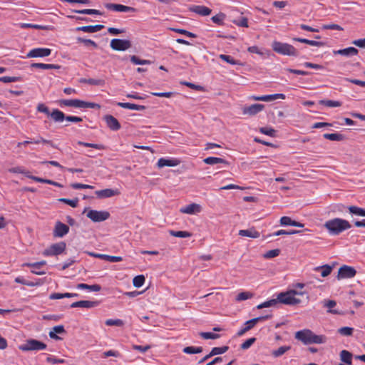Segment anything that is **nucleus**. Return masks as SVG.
<instances>
[{
  "mask_svg": "<svg viewBox=\"0 0 365 365\" xmlns=\"http://www.w3.org/2000/svg\"><path fill=\"white\" fill-rule=\"evenodd\" d=\"M324 227L333 235H338L342 232L351 228L349 221L341 218H334L325 222Z\"/></svg>",
  "mask_w": 365,
  "mask_h": 365,
  "instance_id": "f257e3e1",
  "label": "nucleus"
},
{
  "mask_svg": "<svg viewBox=\"0 0 365 365\" xmlns=\"http://www.w3.org/2000/svg\"><path fill=\"white\" fill-rule=\"evenodd\" d=\"M189 10L202 16H209L212 12V10L210 8L198 5L191 6L189 8Z\"/></svg>",
  "mask_w": 365,
  "mask_h": 365,
  "instance_id": "aec40b11",
  "label": "nucleus"
},
{
  "mask_svg": "<svg viewBox=\"0 0 365 365\" xmlns=\"http://www.w3.org/2000/svg\"><path fill=\"white\" fill-rule=\"evenodd\" d=\"M66 247V243L63 242L53 244L43 251V255L45 256L58 255L64 252Z\"/></svg>",
  "mask_w": 365,
  "mask_h": 365,
  "instance_id": "0eeeda50",
  "label": "nucleus"
},
{
  "mask_svg": "<svg viewBox=\"0 0 365 365\" xmlns=\"http://www.w3.org/2000/svg\"><path fill=\"white\" fill-rule=\"evenodd\" d=\"M324 307L328 308L327 312L329 313L333 314H340L336 309H333V308L336 305V302L334 300H324Z\"/></svg>",
  "mask_w": 365,
  "mask_h": 365,
  "instance_id": "72a5a7b5",
  "label": "nucleus"
},
{
  "mask_svg": "<svg viewBox=\"0 0 365 365\" xmlns=\"http://www.w3.org/2000/svg\"><path fill=\"white\" fill-rule=\"evenodd\" d=\"M269 317V316L256 317V318L252 319L249 321H247L246 324H250L253 328L257 322L263 321L266 319H268Z\"/></svg>",
  "mask_w": 365,
  "mask_h": 365,
  "instance_id": "052dcab7",
  "label": "nucleus"
},
{
  "mask_svg": "<svg viewBox=\"0 0 365 365\" xmlns=\"http://www.w3.org/2000/svg\"><path fill=\"white\" fill-rule=\"evenodd\" d=\"M321 105H324L327 107H339L341 106V103L337 101L332 100H321Z\"/></svg>",
  "mask_w": 365,
  "mask_h": 365,
  "instance_id": "79ce46f5",
  "label": "nucleus"
},
{
  "mask_svg": "<svg viewBox=\"0 0 365 365\" xmlns=\"http://www.w3.org/2000/svg\"><path fill=\"white\" fill-rule=\"evenodd\" d=\"M96 195L98 198L104 199V198H108L111 197L113 196L118 195H120V192L118 190L115 189H104L101 190L96 191Z\"/></svg>",
  "mask_w": 365,
  "mask_h": 365,
  "instance_id": "a211bd4d",
  "label": "nucleus"
},
{
  "mask_svg": "<svg viewBox=\"0 0 365 365\" xmlns=\"http://www.w3.org/2000/svg\"><path fill=\"white\" fill-rule=\"evenodd\" d=\"M59 106H68L77 108H100V105L95 103L86 102L78 99H61L57 101Z\"/></svg>",
  "mask_w": 365,
  "mask_h": 365,
  "instance_id": "7ed1b4c3",
  "label": "nucleus"
},
{
  "mask_svg": "<svg viewBox=\"0 0 365 365\" xmlns=\"http://www.w3.org/2000/svg\"><path fill=\"white\" fill-rule=\"evenodd\" d=\"M256 341V338L252 337L247 339L245 342L241 344L242 349H249Z\"/></svg>",
  "mask_w": 365,
  "mask_h": 365,
  "instance_id": "338daca9",
  "label": "nucleus"
},
{
  "mask_svg": "<svg viewBox=\"0 0 365 365\" xmlns=\"http://www.w3.org/2000/svg\"><path fill=\"white\" fill-rule=\"evenodd\" d=\"M50 115L55 122H61L64 119L66 120L65 114L58 109H53Z\"/></svg>",
  "mask_w": 365,
  "mask_h": 365,
  "instance_id": "7c9ffc66",
  "label": "nucleus"
},
{
  "mask_svg": "<svg viewBox=\"0 0 365 365\" xmlns=\"http://www.w3.org/2000/svg\"><path fill=\"white\" fill-rule=\"evenodd\" d=\"M23 145H26L28 144H30V143H36V144H38L40 143H46V144H49L51 145L52 147L53 148H56V146L53 145V144L52 143V142L51 140H46V139H43V138L41 137H39L38 139L36 140H25L24 142H21Z\"/></svg>",
  "mask_w": 365,
  "mask_h": 365,
  "instance_id": "e433bc0d",
  "label": "nucleus"
},
{
  "mask_svg": "<svg viewBox=\"0 0 365 365\" xmlns=\"http://www.w3.org/2000/svg\"><path fill=\"white\" fill-rule=\"evenodd\" d=\"M76 40H77V42L83 43H84L86 46H93L94 48H97L98 47L97 43L95 41H93V40L86 39V38H81V37L77 38Z\"/></svg>",
  "mask_w": 365,
  "mask_h": 365,
  "instance_id": "bf43d9fd",
  "label": "nucleus"
},
{
  "mask_svg": "<svg viewBox=\"0 0 365 365\" xmlns=\"http://www.w3.org/2000/svg\"><path fill=\"white\" fill-rule=\"evenodd\" d=\"M323 137L325 139H327V140H329L331 141H342L345 139V136L339 133H324V134H323Z\"/></svg>",
  "mask_w": 365,
  "mask_h": 365,
  "instance_id": "c85d7f7f",
  "label": "nucleus"
},
{
  "mask_svg": "<svg viewBox=\"0 0 365 365\" xmlns=\"http://www.w3.org/2000/svg\"><path fill=\"white\" fill-rule=\"evenodd\" d=\"M251 99L254 101H272L277 99H285V95L282 93H277V94H272V95H266V96H252L250 97Z\"/></svg>",
  "mask_w": 365,
  "mask_h": 365,
  "instance_id": "dca6fc26",
  "label": "nucleus"
},
{
  "mask_svg": "<svg viewBox=\"0 0 365 365\" xmlns=\"http://www.w3.org/2000/svg\"><path fill=\"white\" fill-rule=\"evenodd\" d=\"M356 274V269L348 265L341 266L338 271L337 279H348L354 277Z\"/></svg>",
  "mask_w": 365,
  "mask_h": 365,
  "instance_id": "6e6552de",
  "label": "nucleus"
},
{
  "mask_svg": "<svg viewBox=\"0 0 365 365\" xmlns=\"http://www.w3.org/2000/svg\"><path fill=\"white\" fill-rule=\"evenodd\" d=\"M51 50L47 48H36L31 50L26 55L27 58H38L48 56Z\"/></svg>",
  "mask_w": 365,
  "mask_h": 365,
  "instance_id": "f8f14e48",
  "label": "nucleus"
},
{
  "mask_svg": "<svg viewBox=\"0 0 365 365\" xmlns=\"http://www.w3.org/2000/svg\"><path fill=\"white\" fill-rule=\"evenodd\" d=\"M272 47V49L278 53L288 56H297L296 48L290 44L274 41Z\"/></svg>",
  "mask_w": 365,
  "mask_h": 365,
  "instance_id": "39448f33",
  "label": "nucleus"
},
{
  "mask_svg": "<svg viewBox=\"0 0 365 365\" xmlns=\"http://www.w3.org/2000/svg\"><path fill=\"white\" fill-rule=\"evenodd\" d=\"M280 253V250L279 249H274L267 251L264 254V257L266 259H270L275 257H277Z\"/></svg>",
  "mask_w": 365,
  "mask_h": 365,
  "instance_id": "4d7b16f0",
  "label": "nucleus"
},
{
  "mask_svg": "<svg viewBox=\"0 0 365 365\" xmlns=\"http://www.w3.org/2000/svg\"><path fill=\"white\" fill-rule=\"evenodd\" d=\"M229 349V347L227 346H223L221 347H214L211 350V355L215 356L219 354H222L225 353Z\"/></svg>",
  "mask_w": 365,
  "mask_h": 365,
  "instance_id": "09e8293b",
  "label": "nucleus"
},
{
  "mask_svg": "<svg viewBox=\"0 0 365 365\" xmlns=\"http://www.w3.org/2000/svg\"><path fill=\"white\" fill-rule=\"evenodd\" d=\"M179 164L180 160L178 159L160 158L158 161L157 165L158 168H163L165 166L174 167Z\"/></svg>",
  "mask_w": 365,
  "mask_h": 365,
  "instance_id": "4be33fe9",
  "label": "nucleus"
},
{
  "mask_svg": "<svg viewBox=\"0 0 365 365\" xmlns=\"http://www.w3.org/2000/svg\"><path fill=\"white\" fill-rule=\"evenodd\" d=\"M203 162L207 165H215L219 163L227 164V162L220 158L217 157H208L203 160Z\"/></svg>",
  "mask_w": 365,
  "mask_h": 365,
  "instance_id": "473e14b6",
  "label": "nucleus"
},
{
  "mask_svg": "<svg viewBox=\"0 0 365 365\" xmlns=\"http://www.w3.org/2000/svg\"><path fill=\"white\" fill-rule=\"evenodd\" d=\"M334 267V264L333 265H329V264H324L321 266V276L322 277H327L330 274L333 268Z\"/></svg>",
  "mask_w": 365,
  "mask_h": 365,
  "instance_id": "37998d69",
  "label": "nucleus"
},
{
  "mask_svg": "<svg viewBox=\"0 0 365 365\" xmlns=\"http://www.w3.org/2000/svg\"><path fill=\"white\" fill-rule=\"evenodd\" d=\"M61 202H63L67 205H69L72 207H76L78 205V200L77 198L74 200H70L66 198H61L58 200Z\"/></svg>",
  "mask_w": 365,
  "mask_h": 365,
  "instance_id": "0e129e2a",
  "label": "nucleus"
},
{
  "mask_svg": "<svg viewBox=\"0 0 365 365\" xmlns=\"http://www.w3.org/2000/svg\"><path fill=\"white\" fill-rule=\"evenodd\" d=\"M340 359L341 361L346 364V365H351V359H352V354L347 350H342L340 352ZM339 365H345V364H340Z\"/></svg>",
  "mask_w": 365,
  "mask_h": 365,
  "instance_id": "bb28decb",
  "label": "nucleus"
},
{
  "mask_svg": "<svg viewBox=\"0 0 365 365\" xmlns=\"http://www.w3.org/2000/svg\"><path fill=\"white\" fill-rule=\"evenodd\" d=\"M103 28H104V26L98 24V25H95V26H83L77 27L76 29V30L83 31L86 33H96V32L101 31Z\"/></svg>",
  "mask_w": 365,
  "mask_h": 365,
  "instance_id": "b1692460",
  "label": "nucleus"
},
{
  "mask_svg": "<svg viewBox=\"0 0 365 365\" xmlns=\"http://www.w3.org/2000/svg\"><path fill=\"white\" fill-rule=\"evenodd\" d=\"M253 297V294L249 292H242L239 293L236 297V301L240 302L244 301L248 299H250Z\"/></svg>",
  "mask_w": 365,
  "mask_h": 365,
  "instance_id": "de8ad7c7",
  "label": "nucleus"
},
{
  "mask_svg": "<svg viewBox=\"0 0 365 365\" xmlns=\"http://www.w3.org/2000/svg\"><path fill=\"white\" fill-rule=\"evenodd\" d=\"M302 292H299L294 289H290L286 292H281L277 295L278 303L287 305H295L299 304L301 300L296 297V295H302Z\"/></svg>",
  "mask_w": 365,
  "mask_h": 365,
  "instance_id": "f03ea898",
  "label": "nucleus"
},
{
  "mask_svg": "<svg viewBox=\"0 0 365 365\" xmlns=\"http://www.w3.org/2000/svg\"><path fill=\"white\" fill-rule=\"evenodd\" d=\"M201 346H187L183 349V352L188 354H199L202 352Z\"/></svg>",
  "mask_w": 365,
  "mask_h": 365,
  "instance_id": "a19ab883",
  "label": "nucleus"
},
{
  "mask_svg": "<svg viewBox=\"0 0 365 365\" xmlns=\"http://www.w3.org/2000/svg\"><path fill=\"white\" fill-rule=\"evenodd\" d=\"M334 55H342L345 56H356L358 54V50L354 47H348L344 49L336 50L333 51Z\"/></svg>",
  "mask_w": 365,
  "mask_h": 365,
  "instance_id": "5701e85b",
  "label": "nucleus"
},
{
  "mask_svg": "<svg viewBox=\"0 0 365 365\" xmlns=\"http://www.w3.org/2000/svg\"><path fill=\"white\" fill-rule=\"evenodd\" d=\"M104 6L110 11L118 12H135L136 11L133 7L113 3H106Z\"/></svg>",
  "mask_w": 365,
  "mask_h": 365,
  "instance_id": "9b49d317",
  "label": "nucleus"
},
{
  "mask_svg": "<svg viewBox=\"0 0 365 365\" xmlns=\"http://www.w3.org/2000/svg\"><path fill=\"white\" fill-rule=\"evenodd\" d=\"M337 331L341 336H349L353 334L354 329L349 327H344L339 328Z\"/></svg>",
  "mask_w": 365,
  "mask_h": 365,
  "instance_id": "a18cd8bd",
  "label": "nucleus"
},
{
  "mask_svg": "<svg viewBox=\"0 0 365 365\" xmlns=\"http://www.w3.org/2000/svg\"><path fill=\"white\" fill-rule=\"evenodd\" d=\"M105 323L107 326L121 327L124 324L123 322L121 319H107Z\"/></svg>",
  "mask_w": 365,
  "mask_h": 365,
  "instance_id": "e2e57ef3",
  "label": "nucleus"
},
{
  "mask_svg": "<svg viewBox=\"0 0 365 365\" xmlns=\"http://www.w3.org/2000/svg\"><path fill=\"white\" fill-rule=\"evenodd\" d=\"M219 58L222 60L227 62L228 63L231 65H238L240 64L237 61L235 60L232 56L225 55V54H220L219 56Z\"/></svg>",
  "mask_w": 365,
  "mask_h": 365,
  "instance_id": "5fc2aeb1",
  "label": "nucleus"
},
{
  "mask_svg": "<svg viewBox=\"0 0 365 365\" xmlns=\"http://www.w3.org/2000/svg\"><path fill=\"white\" fill-rule=\"evenodd\" d=\"M77 288L79 289H88L91 292H99L101 289V287L98 284L88 285L84 283L78 284Z\"/></svg>",
  "mask_w": 365,
  "mask_h": 365,
  "instance_id": "2f4dec72",
  "label": "nucleus"
},
{
  "mask_svg": "<svg viewBox=\"0 0 365 365\" xmlns=\"http://www.w3.org/2000/svg\"><path fill=\"white\" fill-rule=\"evenodd\" d=\"M321 29L322 30H337V31H342L343 28L336 24H323L321 26Z\"/></svg>",
  "mask_w": 365,
  "mask_h": 365,
  "instance_id": "864d4df0",
  "label": "nucleus"
},
{
  "mask_svg": "<svg viewBox=\"0 0 365 365\" xmlns=\"http://www.w3.org/2000/svg\"><path fill=\"white\" fill-rule=\"evenodd\" d=\"M21 80V78L20 77H15V76H13V77H10V76H4V77H0V81L1 82H4V83H13V82H17V81H19Z\"/></svg>",
  "mask_w": 365,
  "mask_h": 365,
  "instance_id": "69168bd1",
  "label": "nucleus"
},
{
  "mask_svg": "<svg viewBox=\"0 0 365 365\" xmlns=\"http://www.w3.org/2000/svg\"><path fill=\"white\" fill-rule=\"evenodd\" d=\"M225 15L223 14H219L212 17V21L219 25L222 24Z\"/></svg>",
  "mask_w": 365,
  "mask_h": 365,
  "instance_id": "774afa93",
  "label": "nucleus"
},
{
  "mask_svg": "<svg viewBox=\"0 0 365 365\" xmlns=\"http://www.w3.org/2000/svg\"><path fill=\"white\" fill-rule=\"evenodd\" d=\"M290 349V346H280L278 349L274 350L272 351V354L274 357H279L282 355H283L286 351Z\"/></svg>",
  "mask_w": 365,
  "mask_h": 365,
  "instance_id": "3c124183",
  "label": "nucleus"
},
{
  "mask_svg": "<svg viewBox=\"0 0 365 365\" xmlns=\"http://www.w3.org/2000/svg\"><path fill=\"white\" fill-rule=\"evenodd\" d=\"M87 217L93 222H102L108 219L110 214L107 211H97L91 210L88 212Z\"/></svg>",
  "mask_w": 365,
  "mask_h": 365,
  "instance_id": "1a4fd4ad",
  "label": "nucleus"
},
{
  "mask_svg": "<svg viewBox=\"0 0 365 365\" xmlns=\"http://www.w3.org/2000/svg\"><path fill=\"white\" fill-rule=\"evenodd\" d=\"M348 210H349V212L353 215H356L358 216H363V217L365 216V209H363L361 207H359L357 206L352 205V206H349L348 207Z\"/></svg>",
  "mask_w": 365,
  "mask_h": 365,
  "instance_id": "58836bf2",
  "label": "nucleus"
},
{
  "mask_svg": "<svg viewBox=\"0 0 365 365\" xmlns=\"http://www.w3.org/2000/svg\"><path fill=\"white\" fill-rule=\"evenodd\" d=\"M169 233L170 235L176 237H190L192 236V233L187 232V231H174V230H170Z\"/></svg>",
  "mask_w": 365,
  "mask_h": 365,
  "instance_id": "ea45409f",
  "label": "nucleus"
},
{
  "mask_svg": "<svg viewBox=\"0 0 365 365\" xmlns=\"http://www.w3.org/2000/svg\"><path fill=\"white\" fill-rule=\"evenodd\" d=\"M295 338L301 341L304 344H310L313 343H319V336L313 334L309 329H304L295 333Z\"/></svg>",
  "mask_w": 365,
  "mask_h": 365,
  "instance_id": "20e7f679",
  "label": "nucleus"
},
{
  "mask_svg": "<svg viewBox=\"0 0 365 365\" xmlns=\"http://www.w3.org/2000/svg\"><path fill=\"white\" fill-rule=\"evenodd\" d=\"M264 108L263 104L255 103L250 106L242 108V113L250 116L255 115L261 112Z\"/></svg>",
  "mask_w": 365,
  "mask_h": 365,
  "instance_id": "ddd939ff",
  "label": "nucleus"
},
{
  "mask_svg": "<svg viewBox=\"0 0 365 365\" xmlns=\"http://www.w3.org/2000/svg\"><path fill=\"white\" fill-rule=\"evenodd\" d=\"M78 144L80 145H83L85 147H88V148H96L98 150H104L105 149V146L101 144L84 143L82 141H78Z\"/></svg>",
  "mask_w": 365,
  "mask_h": 365,
  "instance_id": "603ef678",
  "label": "nucleus"
},
{
  "mask_svg": "<svg viewBox=\"0 0 365 365\" xmlns=\"http://www.w3.org/2000/svg\"><path fill=\"white\" fill-rule=\"evenodd\" d=\"M202 211V207L197 203H191L180 209V212L184 214L195 215Z\"/></svg>",
  "mask_w": 365,
  "mask_h": 365,
  "instance_id": "4468645a",
  "label": "nucleus"
},
{
  "mask_svg": "<svg viewBox=\"0 0 365 365\" xmlns=\"http://www.w3.org/2000/svg\"><path fill=\"white\" fill-rule=\"evenodd\" d=\"M110 47L115 51H125L131 47V43L128 40L114 38L110 41Z\"/></svg>",
  "mask_w": 365,
  "mask_h": 365,
  "instance_id": "9d476101",
  "label": "nucleus"
},
{
  "mask_svg": "<svg viewBox=\"0 0 365 365\" xmlns=\"http://www.w3.org/2000/svg\"><path fill=\"white\" fill-rule=\"evenodd\" d=\"M130 61L136 65H149L151 63L149 60H141L138 56L133 55L130 56Z\"/></svg>",
  "mask_w": 365,
  "mask_h": 365,
  "instance_id": "49530a36",
  "label": "nucleus"
},
{
  "mask_svg": "<svg viewBox=\"0 0 365 365\" xmlns=\"http://www.w3.org/2000/svg\"><path fill=\"white\" fill-rule=\"evenodd\" d=\"M19 26L21 29L31 28V29H41V30H48V26H47L26 24V23H21V24H19Z\"/></svg>",
  "mask_w": 365,
  "mask_h": 365,
  "instance_id": "4c0bfd02",
  "label": "nucleus"
},
{
  "mask_svg": "<svg viewBox=\"0 0 365 365\" xmlns=\"http://www.w3.org/2000/svg\"><path fill=\"white\" fill-rule=\"evenodd\" d=\"M99 304L98 301H88V300H81L73 302L71 304V308H86L91 309L97 307Z\"/></svg>",
  "mask_w": 365,
  "mask_h": 365,
  "instance_id": "f3484780",
  "label": "nucleus"
},
{
  "mask_svg": "<svg viewBox=\"0 0 365 365\" xmlns=\"http://www.w3.org/2000/svg\"><path fill=\"white\" fill-rule=\"evenodd\" d=\"M80 82L94 86H103L105 84V81L103 79L82 78L80 80Z\"/></svg>",
  "mask_w": 365,
  "mask_h": 365,
  "instance_id": "c9c22d12",
  "label": "nucleus"
},
{
  "mask_svg": "<svg viewBox=\"0 0 365 365\" xmlns=\"http://www.w3.org/2000/svg\"><path fill=\"white\" fill-rule=\"evenodd\" d=\"M117 105L120 108L130 109V110H143L145 109V106H144L137 105V104L130 103L118 102L117 103Z\"/></svg>",
  "mask_w": 365,
  "mask_h": 365,
  "instance_id": "a878e982",
  "label": "nucleus"
},
{
  "mask_svg": "<svg viewBox=\"0 0 365 365\" xmlns=\"http://www.w3.org/2000/svg\"><path fill=\"white\" fill-rule=\"evenodd\" d=\"M9 171L12 173L24 174L26 177H27V175H29V173H30L29 171H26L23 167H20V166L11 168L9 170Z\"/></svg>",
  "mask_w": 365,
  "mask_h": 365,
  "instance_id": "13d9d810",
  "label": "nucleus"
},
{
  "mask_svg": "<svg viewBox=\"0 0 365 365\" xmlns=\"http://www.w3.org/2000/svg\"><path fill=\"white\" fill-rule=\"evenodd\" d=\"M31 67L41 69H59L61 66L56 64L34 63L31 65Z\"/></svg>",
  "mask_w": 365,
  "mask_h": 365,
  "instance_id": "c756f323",
  "label": "nucleus"
},
{
  "mask_svg": "<svg viewBox=\"0 0 365 365\" xmlns=\"http://www.w3.org/2000/svg\"><path fill=\"white\" fill-rule=\"evenodd\" d=\"M107 126L112 130L116 131L120 130V124L118 120L111 115H106L103 117Z\"/></svg>",
  "mask_w": 365,
  "mask_h": 365,
  "instance_id": "6ab92c4d",
  "label": "nucleus"
},
{
  "mask_svg": "<svg viewBox=\"0 0 365 365\" xmlns=\"http://www.w3.org/2000/svg\"><path fill=\"white\" fill-rule=\"evenodd\" d=\"M73 12L81 14L102 15L103 13L97 9H86L82 10H73Z\"/></svg>",
  "mask_w": 365,
  "mask_h": 365,
  "instance_id": "f704fd0d",
  "label": "nucleus"
},
{
  "mask_svg": "<svg viewBox=\"0 0 365 365\" xmlns=\"http://www.w3.org/2000/svg\"><path fill=\"white\" fill-rule=\"evenodd\" d=\"M260 133L273 137L275 135L276 130L272 128L262 127L259 128Z\"/></svg>",
  "mask_w": 365,
  "mask_h": 365,
  "instance_id": "680f3d73",
  "label": "nucleus"
},
{
  "mask_svg": "<svg viewBox=\"0 0 365 365\" xmlns=\"http://www.w3.org/2000/svg\"><path fill=\"white\" fill-rule=\"evenodd\" d=\"M69 232V227L59 221L56 222L54 230L53 235L57 237H63Z\"/></svg>",
  "mask_w": 365,
  "mask_h": 365,
  "instance_id": "2eb2a0df",
  "label": "nucleus"
},
{
  "mask_svg": "<svg viewBox=\"0 0 365 365\" xmlns=\"http://www.w3.org/2000/svg\"><path fill=\"white\" fill-rule=\"evenodd\" d=\"M145 280V279L143 275H138L133 279V286L138 288L140 287L143 285Z\"/></svg>",
  "mask_w": 365,
  "mask_h": 365,
  "instance_id": "8fccbe9b",
  "label": "nucleus"
},
{
  "mask_svg": "<svg viewBox=\"0 0 365 365\" xmlns=\"http://www.w3.org/2000/svg\"><path fill=\"white\" fill-rule=\"evenodd\" d=\"M199 334L204 339H216L220 337L219 334L212 332H200Z\"/></svg>",
  "mask_w": 365,
  "mask_h": 365,
  "instance_id": "6e6d98bb",
  "label": "nucleus"
},
{
  "mask_svg": "<svg viewBox=\"0 0 365 365\" xmlns=\"http://www.w3.org/2000/svg\"><path fill=\"white\" fill-rule=\"evenodd\" d=\"M63 333H65V329H64L63 326V325L56 326L52 329L51 331H50L49 336L51 339L58 340V339H61V338L58 336H57L56 334H63Z\"/></svg>",
  "mask_w": 365,
  "mask_h": 365,
  "instance_id": "cd10ccee",
  "label": "nucleus"
},
{
  "mask_svg": "<svg viewBox=\"0 0 365 365\" xmlns=\"http://www.w3.org/2000/svg\"><path fill=\"white\" fill-rule=\"evenodd\" d=\"M277 304H278L277 298V299H272L268 300L267 302H264L257 305V309H262V308L274 307V306H275Z\"/></svg>",
  "mask_w": 365,
  "mask_h": 365,
  "instance_id": "c03bdc74",
  "label": "nucleus"
},
{
  "mask_svg": "<svg viewBox=\"0 0 365 365\" xmlns=\"http://www.w3.org/2000/svg\"><path fill=\"white\" fill-rule=\"evenodd\" d=\"M88 255L91 256H93L96 258L104 259V260H106L110 262H121L123 260V258L119 256H110V255H108L97 254V253H93V252H88Z\"/></svg>",
  "mask_w": 365,
  "mask_h": 365,
  "instance_id": "412c9836",
  "label": "nucleus"
},
{
  "mask_svg": "<svg viewBox=\"0 0 365 365\" xmlns=\"http://www.w3.org/2000/svg\"><path fill=\"white\" fill-rule=\"evenodd\" d=\"M19 348L23 351L44 350L46 348V344L36 339H31L26 340Z\"/></svg>",
  "mask_w": 365,
  "mask_h": 365,
  "instance_id": "423d86ee",
  "label": "nucleus"
},
{
  "mask_svg": "<svg viewBox=\"0 0 365 365\" xmlns=\"http://www.w3.org/2000/svg\"><path fill=\"white\" fill-rule=\"evenodd\" d=\"M239 235L251 238H258L260 236V234L254 227H252L248 230H240L239 231Z\"/></svg>",
  "mask_w": 365,
  "mask_h": 365,
  "instance_id": "393cba45",
  "label": "nucleus"
}]
</instances>
